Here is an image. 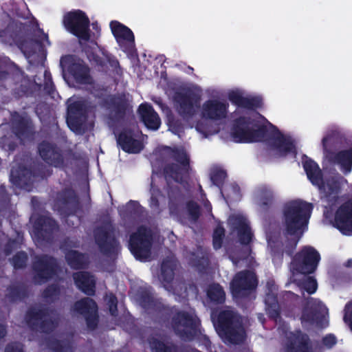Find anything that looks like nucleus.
Instances as JSON below:
<instances>
[{
  "mask_svg": "<svg viewBox=\"0 0 352 352\" xmlns=\"http://www.w3.org/2000/svg\"><path fill=\"white\" fill-rule=\"evenodd\" d=\"M212 318L218 334L226 343L238 344L244 340L245 333L241 325V318L232 311H223L217 319L212 314Z\"/></svg>",
  "mask_w": 352,
  "mask_h": 352,
  "instance_id": "1",
  "label": "nucleus"
},
{
  "mask_svg": "<svg viewBox=\"0 0 352 352\" xmlns=\"http://www.w3.org/2000/svg\"><path fill=\"white\" fill-rule=\"evenodd\" d=\"M312 210L310 204L294 201L286 206L285 211V226L287 234L294 235L296 241L307 226L308 218Z\"/></svg>",
  "mask_w": 352,
  "mask_h": 352,
  "instance_id": "2",
  "label": "nucleus"
},
{
  "mask_svg": "<svg viewBox=\"0 0 352 352\" xmlns=\"http://www.w3.org/2000/svg\"><path fill=\"white\" fill-rule=\"evenodd\" d=\"M231 136L236 142H252L260 140L258 125L250 116L237 119L232 129Z\"/></svg>",
  "mask_w": 352,
  "mask_h": 352,
  "instance_id": "3",
  "label": "nucleus"
},
{
  "mask_svg": "<svg viewBox=\"0 0 352 352\" xmlns=\"http://www.w3.org/2000/svg\"><path fill=\"white\" fill-rule=\"evenodd\" d=\"M63 25L68 32L76 36L80 41L89 39V20L82 11L75 10L65 14Z\"/></svg>",
  "mask_w": 352,
  "mask_h": 352,
  "instance_id": "4",
  "label": "nucleus"
},
{
  "mask_svg": "<svg viewBox=\"0 0 352 352\" xmlns=\"http://www.w3.org/2000/svg\"><path fill=\"white\" fill-rule=\"evenodd\" d=\"M320 260V254L314 248L305 247L294 258L291 269L294 274H310L316 270Z\"/></svg>",
  "mask_w": 352,
  "mask_h": 352,
  "instance_id": "5",
  "label": "nucleus"
},
{
  "mask_svg": "<svg viewBox=\"0 0 352 352\" xmlns=\"http://www.w3.org/2000/svg\"><path fill=\"white\" fill-rule=\"evenodd\" d=\"M198 324V320L193 313L179 312L172 321L173 330L184 340H188L193 337Z\"/></svg>",
  "mask_w": 352,
  "mask_h": 352,
  "instance_id": "6",
  "label": "nucleus"
},
{
  "mask_svg": "<svg viewBox=\"0 0 352 352\" xmlns=\"http://www.w3.org/2000/svg\"><path fill=\"white\" fill-rule=\"evenodd\" d=\"M328 309L320 300L311 298L303 309L301 316L302 324L307 327L314 324L320 318V322L322 327H326L328 324L327 316Z\"/></svg>",
  "mask_w": 352,
  "mask_h": 352,
  "instance_id": "7",
  "label": "nucleus"
},
{
  "mask_svg": "<svg viewBox=\"0 0 352 352\" xmlns=\"http://www.w3.org/2000/svg\"><path fill=\"white\" fill-rule=\"evenodd\" d=\"M151 236L144 228H140L131 236L129 248L134 256L140 261H146L150 257Z\"/></svg>",
  "mask_w": 352,
  "mask_h": 352,
  "instance_id": "8",
  "label": "nucleus"
},
{
  "mask_svg": "<svg viewBox=\"0 0 352 352\" xmlns=\"http://www.w3.org/2000/svg\"><path fill=\"white\" fill-rule=\"evenodd\" d=\"M173 162L164 168L166 179L181 182L188 170L189 160L183 150L173 151Z\"/></svg>",
  "mask_w": 352,
  "mask_h": 352,
  "instance_id": "9",
  "label": "nucleus"
},
{
  "mask_svg": "<svg viewBox=\"0 0 352 352\" xmlns=\"http://www.w3.org/2000/svg\"><path fill=\"white\" fill-rule=\"evenodd\" d=\"M303 166L308 178L314 185L318 187L321 192L327 195L337 192L340 187L338 181H328L327 185H325L321 177V171L314 162L311 160H306Z\"/></svg>",
  "mask_w": 352,
  "mask_h": 352,
  "instance_id": "10",
  "label": "nucleus"
},
{
  "mask_svg": "<svg viewBox=\"0 0 352 352\" xmlns=\"http://www.w3.org/2000/svg\"><path fill=\"white\" fill-rule=\"evenodd\" d=\"M228 104L221 100L212 98L205 101L201 105L199 113L204 120L219 121L226 118Z\"/></svg>",
  "mask_w": 352,
  "mask_h": 352,
  "instance_id": "11",
  "label": "nucleus"
},
{
  "mask_svg": "<svg viewBox=\"0 0 352 352\" xmlns=\"http://www.w3.org/2000/svg\"><path fill=\"white\" fill-rule=\"evenodd\" d=\"M176 268L177 263L173 258L164 261L162 265L161 280L167 290L180 296L182 295L184 285L177 280H173Z\"/></svg>",
  "mask_w": 352,
  "mask_h": 352,
  "instance_id": "12",
  "label": "nucleus"
},
{
  "mask_svg": "<svg viewBox=\"0 0 352 352\" xmlns=\"http://www.w3.org/2000/svg\"><path fill=\"white\" fill-rule=\"evenodd\" d=\"M334 225L343 234L352 235V200L338 208Z\"/></svg>",
  "mask_w": 352,
  "mask_h": 352,
  "instance_id": "13",
  "label": "nucleus"
},
{
  "mask_svg": "<svg viewBox=\"0 0 352 352\" xmlns=\"http://www.w3.org/2000/svg\"><path fill=\"white\" fill-rule=\"evenodd\" d=\"M256 285V279L251 272L239 273L231 283V290L234 297L246 294L247 290L252 289Z\"/></svg>",
  "mask_w": 352,
  "mask_h": 352,
  "instance_id": "14",
  "label": "nucleus"
},
{
  "mask_svg": "<svg viewBox=\"0 0 352 352\" xmlns=\"http://www.w3.org/2000/svg\"><path fill=\"white\" fill-rule=\"evenodd\" d=\"M74 310L79 314L85 316L87 325L94 329L97 324V306L92 299L86 298L78 301L74 307Z\"/></svg>",
  "mask_w": 352,
  "mask_h": 352,
  "instance_id": "15",
  "label": "nucleus"
},
{
  "mask_svg": "<svg viewBox=\"0 0 352 352\" xmlns=\"http://www.w3.org/2000/svg\"><path fill=\"white\" fill-rule=\"evenodd\" d=\"M118 142L122 149L128 153H139L143 148L141 135L138 133L125 131L122 133L118 138Z\"/></svg>",
  "mask_w": 352,
  "mask_h": 352,
  "instance_id": "16",
  "label": "nucleus"
},
{
  "mask_svg": "<svg viewBox=\"0 0 352 352\" xmlns=\"http://www.w3.org/2000/svg\"><path fill=\"white\" fill-rule=\"evenodd\" d=\"M110 27L112 33L121 47H131L133 45L134 36L130 29L117 21L111 22Z\"/></svg>",
  "mask_w": 352,
  "mask_h": 352,
  "instance_id": "17",
  "label": "nucleus"
},
{
  "mask_svg": "<svg viewBox=\"0 0 352 352\" xmlns=\"http://www.w3.org/2000/svg\"><path fill=\"white\" fill-rule=\"evenodd\" d=\"M229 223L237 230L242 243H248L252 239V233L247 220L241 214L233 215L229 219Z\"/></svg>",
  "mask_w": 352,
  "mask_h": 352,
  "instance_id": "18",
  "label": "nucleus"
},
{
  "mask_svg": "<svg viewBox=\"0 0 352 352\" xmlns=\"http://www.w3.org/2000/svg\"><path fill=\"white\" fill-rule=\"evenodd\" d=\"M139 113L142 122L148 129L157 130L160 127V119L151 106L147 104H141Z\"/></svg>",
  "mask_w": 352,
  "mask_h": 352,
  "instance_id": "19",
  "label": "nucleus"
},
{
  "mask_svg": "<svg viewBox=\"0 0 352 352\" xmlns=\"http://www.w3.org/2000/svg\"><path fill=\"white\" fill-rule=\"evenodd\" d=\"M228 98L233 103L241 107L252 108L259 104L258 100L245 94L243 91L239 89L230 91Z\"/></svg>",
  "mask_w": 352,
  "mask_h": 352,
  "instance_id": "20",
  "label": "nucleus"
},
{
  "mask_svg": "<svg viewBox=\"0 0 352 352\" xmlns=\"http://www.w3.org/2000/svg\"><path fill=\"white\" fill-rule=\"evenodd\" d=\"M274 149L280 156L286 155L288 153L295 155L296 148L292 138L280 133L277 135L274 142Z\"/></svg>",
  "mask_w": 352,
  "mask_h": 352,
  "instance_id": "21",
  "label": "nucleus"
},
{
  "mask_svg": "<svg viewBox=\"0 0 352 352\" xmlns=\"http://www.w3.org/2000/svg\"><path fill=\"white\" fill-rule=\"evenodd\" d=\"M76 286L87 294L91 295L94 293L95 280L92 276L88 273L80 272L74 276Z\"/></svg>",
  "mask_w": 352,
  "mask_h": 352,
  "instance_id": "22",
  "label": "nucleus"
},
{
  "mask_svg": "<svg viewBox=\"0 0 352 352\" xmlns=\"http://www.w3.org/2000/svg\"><path fill=\"white\" fill-rule=\"evenodd\" d=\"M199 102V98L194 96H187L179 101V111L186 116H193Z\"/></svg>",
  "mask_w": 352,
  "mask_h": 352,
  "instance_id": "23",
  "label": "nucleus"
},
{
  "mask_svg": "<svg viewBox=\"0 0 352 352\" xmlns=\"http://www.w3.org/2000/svg\"><path fill=\"white\" fill-rule=\"evenodd\" d=\"M291 339V349L289 352H311L308 344V338L300 332L292 334Z\"/></svg>",
  "mask_w": 352,
  "mask_h": 352,
  "instance_id": "24",
  "label": "nucleus"
},
{
  "mask_svg": "<svg viewBox=\"0 0 352 352\" xmlns=\"http://www.w3.org/2000/svg\"><path fill=\"white\" fill-rule=\"evenodd\" d=\"M334 162L340 165L344 173H350L352 166V151H346L339 153L335 157Z\"/></svg>",
  "mask_w": 352,
  "mask_h": 352,
  "instance_id": "25",
  "label": "nucleus"
},
{
  "mask_svg": "<svg viewBox=\"0 0 352 352\" xmlns=\"http://www.w3.org/2000/svg\"><path fill=\"white\" fill-rule=\"evenodd\" d=\"M82 110V104L80 101H75L74 98H70L68 100L67 122L71 128V124L77 116L81 113Z\"/></svg>",
  "mask_w": 352,
  "mask_h": 352,
  "instance_id": "26",
  "label": "nucleus"
},
{
  "mask_svg": "<svg viewBox=\"0 0 352 352\" xmlns=\"http://www.w3.org/2000/svg\"><path fill=\"white\" fill-rule=\"evenodd\" d=\"M208 296L211 300L221 302L224 300L225 293L219 285L214 284L209 287L207 292Z\"/></svg>",
  "mask_w": 352,
  "mask_h": 352,
  "instance_id": "27",
  "label": "nucleus"
},
{
  "mask_svg": "<svg viewBox=\"0 0 352 352\" xmlns=\"http://www.w3.org/2000/svg\"><path fill=\"white\" fill-rule=\"evenodd\" d=\"M69 72L79 82H86L87 69L80 63L74 64L69 69Z\"/></svg>",
  "mask_w": 352,
  "mask_h": 352,
  "instance_id": "28",
  "label": "nucleus"
},
{
  "mask_svg": "<svg viewBox=\"0 0 352 352\" xmlns=\"http://www.w3.org/2000/svg\"><path fill=\"white\" fill-rule=\"evenodd\" d=\"M69 264L74 268L82 267L85 262V256L75 251H71L66 256Z\"/></svg>",
  "mask_w": 352,
  "mask_h": 352,
  "instance_id": "29",
  "label": "nucleus"
},
{
  "mask_svg": "<svg viewBox=\"0 0 352 352\" xmlns=\"http://www.w3.org/2000/svg\"><path fill=\"white\" fill-rule=\"evenodd\" d=\"M272 286L274 287L271 290L272 292H273L275 289V287L274 285H272ZM274 296V294L272 293V294H268L267 298L265 299V302L267 305V311L274 318L276 317L278 314V306Z\"/></svg>",
  "mask_w": 352,
  "mask_h": 352,
  "instance_id": "30",
  "label": "nucleus"
},
{
  "mask_svg": "<svg viewBox=\"0 0 352 352\" xmlns=\"http://www.w3.org/2000/svg\"><path fill=\"white\" fill-rule=\"evenodd\" d=\"M37 276L41 278L50 277L54 272V267L51 261H41L40 266H36Z\"/></svg>",
  "mask_w": 352,
  "mask_h": 352,
  "instance_id": "31",
  "label": "nucleus"
},
{
  "mask_svg": "<svg viewBox=\"0 0 352 352\" xmlns=\"http://www.w3.org/2000/svg\"><path fill=\"white\" fill-rule=\"evenodd\" d=\"M302 287L309 293L313 294L317 289L316 280L311 276H305Z\"/></svg>",
  "mask_w": 352,
  "mask_h": 352,
  "instance_id": "32",
  "label": "nucleus"
},
{
  "mask_svg": "<svg viewBox=\"0 0 352 352\" xmlns=\"http://www.w3.org/2000/svg\"><path fill=\"white\" fill-rule=\"evenodd\" d=\"M272 197V192L267 188H261L256 193V198L262 204H266L267 201L265 200H270Z\"/></svg>",
  "mask_w": 352,
  "mask_h": 352,
  "instance_id": "33",
  "label": "nucleus"
},
{
  "mask_svg": "<svg viewBox=\"0 0 352 352\" xmlns=\"http://www.w3.org/2000/svg\"><path fill=\"white\" fill-rule=\"evenodd\" d=\"M223 233V228L220 226L217 227L214 230L213 234V245L215 249H218L221 247Z\"/></svg>",
  "mask_w": 352,
  "mask_h": 352,
  "instance_id": "34",
  "label": "nucleus"
},
{
  "mask_svg": "<svg viewBox=\"0 0 352 352\" xmlns=\"http://www.w3.org/2000/svg\"><path fill=\"white\" fill-rule=\"evenodd\" d=\"M27 256L25 253H19L13 258V265L15 268L22 267L26 262Z\"/></svg>",
  "mask_w": 352,
  "mask_h": 352,
  "instance_id": "35",
  "label": "nucleus"
},
{
  "mask_svg": "<svg viewBox=\"0 0 352 352\" xmlns=\"http://www.w3.org/2000/svg\"><path fill=\"white\" fill-rule=\"evenodd\" d=\"M106 300L109 305V311L111 315H115L117 310V300L116 297L113 294H109L107 296Z\"/></svg>",
  "mask_w": 352,
  "mask_h": 352,
  "instance_id": "36",
  "label": "nucleus"
},
{
  "mask_svg": "<svg viewBox=\"0 0 352 352\" xmlns=\"http://www.w3.org/2000/svg\"><path fill=\"white\" fill-rule=\"evenodd\" d=\"M53 151L48 144H42L39 147V153L44 160H47Z\"/></svg>",
  "mask_w": 352,
  "mask_h": 352,
  "instance_id": "37",
  "label": "nucleus"
},
{
  "mask_svg": "<svg viewBox=\"0 0 352 352\" xmlns=\"http://www.w3.org/2000/svg\"><path fill=\"white\" fill-rule=\"evenodd\" d=\"M151 348L154 352H168L166 346L159 341H154L151 342Z\"/></svg>",
  "mask_w": 352,
  "mask_h": 352,
  "instance_id": "38",
  "label": "nucleus"
},
{
  "mask_svg": "<svg viewBox=\"0 0 352 352\" xmlns=\"http://www.w3.org/2000/svg\"><path fill=\"white\" fill-rule=\"evenodd\" d=\"M336 339L333 335H328L323 339V343L327 347H331L336 344Z\"/></svg>",
  "mask_w": 352,
  "mask_h": 352,
  "instance_id": "39",
  "label": "nucleus"
},
{
  "mask_svg": "<svg viewBox=\"0 0 352 352\" xmlns=\"http://www.w3.org/2000/svg\"><path fill=\"white\" fill-rule=\"evenodd\" d=\"M10 180L13 184H19L21 178L17 170L12 169L11 170Z\"/></svg>",
  "mask_w": 352,
  "mask_h": 352,
  "instance_id": "40",
  "label": "nucleus"
},
{
  "mask_svg": "<svg viewBox=\"0 0 352 352\" xmlns=\"http://www.w3.org/2000/svg\"><path fill=\"white\" fill-rule=\"evenodd\" d=\"M188 210L193 219L197 218L199 214V209L196 204H189Z\"/></svg>",
  "mask_w": 352,
  "mask_h": 352,
  "instance_id": "41",
  "label": "nucleus"
},
{
  "mask_svg": "<svg viewBox=\"0 0 352 352\" xmlns=\"http://www.w3.org/2000/svg\"><path fill=\"white\" fill-rule=\"evenodd\" d=\"M6 352H23L19 344L10 345L6 348Z\"/></svg>",
  "mask_w": 352,
  "mask_h": 352,
  "instance_id": "42",
  "label": "nucleus"
},
{
  "mask_svg": "<svg viewBox=\"0 0 352 352\" xmlns=\"http://www.w3.org/2000/svg\"><path fill=\"white\" fill-rule=\"evenodd\" d=\"M41 43L44 46L45 45V44H47V45L50 44L47 34H45L44 33L42 34V38L41 39Z\"/></svg>",
  "mask_w": 352,
  "mask_h": 352,
  "instance_id": "43",
  "label": "nucleus"
},
{
  "mask_svg": "<svg viewBox=\"0 0 352 352\" xmlns=\"http://www.w3.org/2000/svg\"><path fill=\"white\" fill-rule=\"evenodd\" d=\"M197 131L201 132V133H205V125L202 122L197 123L195 126Z\"/></svg>",
  "mask_w": 352,
  "mask_h": 352,
  "instance_id": "44",
  "label": "nucleus"
},
{
  "mask_svg": "<svg viewBox=\"0 0 352 352\" xmlns=\"http://www.w3.org/2000/svg\"><path fill=\"white\" fill-rule=\"evenodd\" d=\"M151 206V207H157V200L155 199L154 192H152Z\"/></svg>",
  "mask_w": 352,
  "mask_h": 352,
  "instance_id": "45",
  "label": "nucleus"
},
{
  "mask_svg": "<svg viewBox=\"0 0 352 352\" xmlns=\"http://www.w3.org/2000/svg\"><path fill=\"white\" fill-rule=\"evenodd\" d=\"M33 319L34 320H36L38 322V320H42L43 319V316L41 314H38V313H36L34 316H33Z\"/></svg>",
  "mask_w": 352,
  "mask_h": 352,
  "instance_id": "46",
  "label": "nucleus"
},
{
  "mask_svg": "<svg viewBox=\"0 0 352 352\" xmlns=\"http://www.w3.org/2000/svg\"><path fill=\"white\" fill-rule=\"evenodd\" d=\"M6 335V329L3 326L0 325V338L3 337Z\"/></svg>",
  "mask_w": 352,
  "mask_h": 352,
  "instance_id": "47",
  "label": "nucleus"
},
{
  "mask_svg": "<svg viewBox=\"0 0 352 352\" xmlns=\"http://www.w3.org/2000/svg\"><path fill=\"white\" fill-rule=\"evenodd\" d=\"M328 140H329L328 136H326L322 139V144H323V147L324 149L327 148V143Z\"/></svg>",
  "mask_w": 352,
  "mask_h": 352,
  "instance_id": "48",
  "label": "nucleus"
},
{
  "mask_svg": "<svg viewBox=\"0 0 352 352\" xmlns=\"http://www.w3.org/2000/svg\"><path fill=\"white\" fill-rule=\"evenodd\" d=\"M234 192H234V193H235V197H232V196H231V195H228V198H229L230 199H231V200H232V199H237L239 198V195H238V192H237V190H234Z\"/></svg>",
  "mask_w": 352,
  "mask_h": 352,
  "instance_id": "49",
  "label": "nucleus"
},
{
  "mask_svg": "<svg viewBox=\"0 0 352 352\" xmlns=\"http://www.w3.org/2000/svg\"><path fill=\"white\" fill-rule=\"evenodd\" d=\"M169 128H170V130L173 133H177V131L176 130H175V129H174V128L173 127V126H172L171 124H170Z\"/></svg>",
  "mask_w": 352,
  "mask_h": 352,
  "instance_id": "50",
  "label": "nucleus"
},
{
  "mask_svg": "<svg viewBox=\"0 0 352 352\" xmlns=\"http://www.w3.org/2000/svg\"><path fill=\"white\" fill-rule=\"evenodd\" d=\"M65 61H66V60H62V62H61V64L63 65V67H65Z\"/></svg>",
  "mask_w": 352,
  "mask_h": 352,
  "instance_id": "51",
  "label": "nucleus"
},
{
  "mask_svg": "<svg viewBox=\"0 0 352 352\" xmlns=\"http://www.w3.org/2000/svg\"><path fill=\"white\" fill-rule=\"evenodd\" d=\"M221 176H222V177H225V174H224V173H223V172H222V173H221Z\"/></svg>",
  "mask_w": 352,
  "mask_h": 352,
  "instance_id": "52",
  "label": "nucleus"
},
{
  "mask_svg": "<svg viewBox=\"0 0 352 352\" xmlns=\"http://www.w3.org/2000/svg\"><path fill=\"white\" fill-rule=\"evenodd\" d=\"M197 352H199V351H197Z\"/></svg>",
  "mask_w": 352,
  "mask_h": 352,
  "instance_id": "53",
  "label": "nucleus"
}]
</instances>
